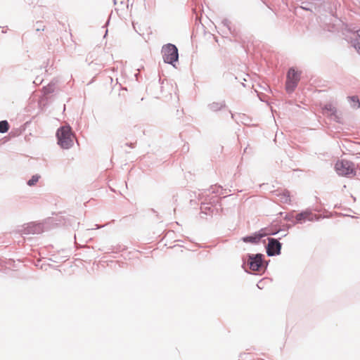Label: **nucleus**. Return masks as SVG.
Returning <instances> with one entry per match:
<instances>
[{
	"label": "nucleus",
	"instance_id": "7ed1b4c3",
	"mask_svg": "<svg viewBox=\"0 0 360 360\" xmlns=\"http://www.w3.org/2000/svg\"><path fill=\"white\" fill-rule=\"evenodd\" d=\"M300 79V72L295 70L293 68L289 69L287 73L285 82L286 91L289 93L292 92L297 86Z\"/></svg>",
	"mask_w": 360,
	"mask_h": 360
},
{
	"label": "nucleus",
	"instance_id": "1a4fd4ad",
	"mask_svg": "<svg viewBox=\"0 0 360 360\" xmlns=\"http://www.w3.org/2000/svg\"><path fill=\"white\" fill-rule=\"evenodd\" d=\"M323 112L327 114L328 115H335L336 108L331 104L326 105L323 108Z\"/></svg>",
	"mask_w": 360,
	"mask_h": 360
},
{
	"label": "nucleus",
	"instance_id": "f257e3e1",
	"mask_svg": "<svg viewBox=\"0 0 360 360\" xmlns=\"http://www.w3.org/2000/svg\"><path fill=\"white\" fill-rule=\"evenodd\" d=\"M58 144L64 149H68L73 145L75 135L70 126H63L56 131Z\"/></svg>",
	"mask_w": 360,
	"mask_h": 360
},
{
	"label": "nucleus",
	"instance_id": "20e7f679",
	"mask_svg": "<svg viewBox=\"0 0 360 360\" xmlns=\"http://www.w3.org/2000/svg\"><path fill=\"white\" fill-rule=\"evenodd\" d=\"M335 168L338 174L341 176H349L354 173V165L347 160H338Z\"/></svg>",
	"mask_w": 360,
	"mask_h": 360
},
{
	"label": "nucleus",
	"instance_id": "9b49d317",
	"mask_svg": "<svg viewBox=\"0 0 360 360\" xmlns=\"http://www.w3.org/2000/svg\"><path fill=\"white\" fill-rule=\"evenodd\" d=\"M349 98L352 102L351 105L354 108H359L360 107V102L357 96H352Z\"/></svg>",
	"mask_w": 360,
	"mask_h": 360
},
{
	"label": "nucleus",
	"instance_id": "0eeeda50",
	"mask_svg": "<svg viewBox=\"0 0 360 360\" xmlns=\"http://www.w3.org/2000/svg\"><path fill=\"white\" fill-rule=\"evenodd\" d=\"M248 263L251 270L259 271L262 266V255L250 256Z\"/></svg>",
	"mask_w": 360,
	"mask_h": 360
},
{
	"label": "nucleus",
	"instance_id": "6e6552de",
	"mask_svg": "<svg viewBox=\"0 0 360 360\" xmlns=\"http://www.w3.org/2000/svg\"><path fill=\"white\" fill-rule=\"evenodd\" d=\"M262 237V235H261V234H255L252 236L245 237L243 238V240L245 243H257L260 240Z\"/></svg>",
	"mask_w": 360,
	"mask_h": 360
},
{
	"label": "nucleus",
	"instance_id": "ddd939ff",
	"mask_svg": "<svg viewBox=\"0 0 360 360\" xmlns=\"http://www.w3.org/2000/svg\"><path fill=\"white\" fill-rule=\"evenodd\" d=\"M357 34L360 37V30L357 31Z\"/></svg>",
	"mask_w": 360,
	"mask_h": 360
},
{
	"label": "nucleus",
	"instance_id": "423d86ee",
	"mask_svg": "<svg viewBox=\"0 0 360 360\" xmlns=\"http://www.w3.org/2000/svg\"><path fill=\"white\" fill-rule=\"evenodd\" d=\"M281 244L274 238H269V243L266 248L268 255L273 256L278 255L281 251Z\"/></svg>",
	"mask_w": 360,
	"mask_h": 360
},
{
	"label": "nucleus",
	"instance_id": "f8f14e48",
	"mask_svg": "<svg viewBox=\"0 0 360 360\" xmlns=\"http://www.w3.org/2000/svg\"><path fill=\"white\" fill-rule=\"evenodd\" d=\"M40 176L36 174L32 176V178L27 181V184L30 186H34L39 181Z\"/></svg>",
	"mask_w": 360,
	"mask_h": 360
},
{
	"label": "nucleus",
	"instance_id": "9d476101",
	"mask_svg": "<svg viewBox=\"0 0 360 360\" xmlns=\"http://www.w3.org/2000/svg\"><path fill=\"white\" fill-rule=\"evenodd\" d=\"M9 129V124L7 121L0 122V133H5Z\"/></svg>",
	"mask_w": 360,
	"mask_h": 360
},
{
	"label": "nucleus",
	"instance_id": "f03ea898",
	"mask_svg": "<svg viewBox=\"0 0 360 360\" xmlns=\"http://www.w3.org/2000/svg\"><path fill=\"white\" fill-rule=\"evenodd\" d=\"M162 56L165 63L173 64L174 62L178 60L179 53L176 46L168 44L162 47Z\"/></svg>",
	"mask_w": 360,
	"mask_h": 360
},
{
	"label": "nucleus",
	"instance_id": "39448f33",
	"mask_svg": "<svg viewBox=\"0 0 360 360\" xmlns=\"http://www.w3.org/2000/svg\"><path fill=\"white\" fill-rule=\"evenodd\" d=\"M319 217L311 212V211H304L301 213L297 214L295 216V220L297 223L302 224L306 221H314L319 219Z\"/></svg>",
	"mask_w": 360,
	"mask_h": 360
}]
</instances>
